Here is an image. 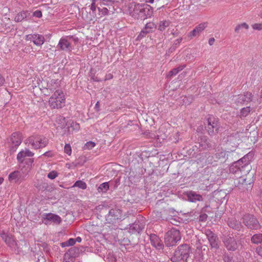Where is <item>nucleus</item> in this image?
I'll return each mask as SVG.
<instances>
[{
    "mask_svg": "<svg viewBox=\"0 0 262 262\" xmlns=\"http://www.w3.org/2000/svg\"><path fill=\"white\" fill-rule=\"evenodd\" d=\"M169 25V22L167 20H164L160 22L159 25V30L161 31H164L166 27Z\"/></svg>",
    "mask_w": 262,
    "mask_h": 262,
    "instance_id": "c756f323",
    "label": "nucleus"
},
{
    "mask_svg": "<svg viewBox=\"0 0 262 262\" xmlns=\"http://www.w3.org/2000/svg\"><path fill=\"white\" fill-rule=\"evenodd\" d=\"M182 40V38H180L179 39H178L177 40V41L178 42V43H180L181 42V41Z\"/></svg>",
    "mask_w": 262,
    "mask_h": 262,
    "instance_id": "052dcab7",
    "label": "nucleus"
},
{
    "mask_svg": "<svg viewBox=\"0 0 262 262\" xmlns=\"http://www.w3.org/2000/svg\"><path fill=\"white\" fill-rule=\"evenodd\" d=\"M207 217V215L206 214L200 215V219L202 221L205 220Z\"/></svg>",
    "mask_w": 262,
    "mask_h": 262,
    "instance_id": "09e8293b",
    "label": "nucleus"
},
{
    "mask_svg": "<svg viewBox=\"0 0 262 262\" xmlns=\"http://www.w3.org/2000/svg\"><path fill=\"white\" fill-rule=\"evenodd\" d=\"M199 34L200 33L198 32H197L195 29L194 28L192 31H191L189 33V36L191 37H194Z\"/></svg>",
    "mask_w": 262,
    "mask_h": 262,
    "instance_id": "79ce46f5",
    "label": "nucleus"
},
{
    "mask_svg": "<svg viewBox=\"0 0 262 262\" xmlns=\"http://www.w3.org/2000/svg\"><path fill=\"white\" fill-rule=\"evenodd\" d=\"M209 147V145L207 144L206 145H205L204 147H203V148H206Z\"/></svg>",
    "mask_w": 262,
    "mask_h": 262,
    "instance_id": "680f3d73",
    "label": "nucleus"
},
{
    "mask_svg": "<svg viewBox=\"0 0 262 262\" xmlns=\"http://www.w3.org/2000/svg\"><path fill=\"white\" fill-rule=\"evenodd\" d=\"M142 12L143 16H141V19H145L150 17L152 15L153 10L150 6L144 4V10H142Z\"/></svg>",
    "mask_w": 262,
    "mask_h": 262,
    "instance_id": "a211bd4d",
    "label": "nucleus"
},
{
    "mask_svg": "<svg viewBox=\"0 0 262 262\" xmlns=\"http://www.w3.org/2000/svg\"><path fill=\"white\" fill-rule=\"evenodd\" d=\"M112 78H113L112 75L109 74L106 76V77L105 78V80L110 79H112Z\"/></svg>",
    "mask_w": 262,
    "mask_h": 262,
    "instance_id": "603ef678",
    "label": "nucleus"
},
{
    "mask_svg": "<svg viewBox=\"0 0 262 262\" xmlns=\"http://www.w3.org/2000/svg\"><path fill=\"white\" fill-rule=\"evenodd\" d=\"M5 82V79L0 75V86L2 85Z\"/></svg>",
    "mask_w": 262,
    "mask_h": 262,
    "instance_id": "8fccbe9b",
    "label": "nucleus"
},
{
    "mask_svg": "<svg viewBox=\"0 0 262 262\" xmlns=\"http://www.w3.org/2000/svg\"><path fill=\"white\" fill-rule=\"evenodd\" d=\"M150 241L151 245L157 250H163L164 245L161 239L155 234H151L150 236Z\"/></svg>",
    "mask_w": 262,
    "mask_h": 262,
    "instance_id": "9b49d317",
    "label": "nucleus"
},
{
    "mask_svg": "<svg viewBox=\"0 0 262 262\" xmlns=\"http://www.w3.org/2000/svg\"><path fill=\"white\" fill-rule=\"evenodd\" d=\"M57 176H58V173L56 171H54V170L50 172L48 174V177L51 180L54 179Z\"/></svg>",
    "mask_w": 262,
    "mask_h": 262,
    "instance_id": "58836bf2",
    "label": "nucleus"
},
{
    "mask_svg": "<svg viewBox=\"0 0 262 262\" xmlns=\"http://www.w3.org/2000/svg\"><path fill=\"white\" fill-rule=\"evenodd\" d=\"M252 27L254 30H261L262 23H256L252 25Z\"/></svg>",
    "mask_w": 262,
    "mask_h": 262,
    "instance_id": "a19ab883",
    "label": "nucleus"
},
{
    "mask_svg": "<svg viewBox=\"0 0 262 262\" xmlns=\"http://www.w3.org/2000/svg\"><path fill=\"white\" fill-rule=\"evenodd\" d=\"M216 157L219 159H226L227 155V152L224 150H222L215 154Z\"/></svg>",
    "mask_w": 262,
    "mask_h": 262,
    "instance_id": "7c9ffc66",
    "label": "nucleus"
},
{
    "mask_svg": "<svg viewBox=\"0 0 262 262\" xmlns=\"http://www.w3.org/2000/svg\"><path fill=\"white\" fill-rule=\"evenodd\" d=\"M144 4L132 3L128 6V12L129 14L135 18H140L142 14V10H144Z\"/></svg>",
    "mask_w": 262,
    "mask_h": 262,
    "instance_id": "423d86ee",
    "label": "nucleus"
},
{
    "mask_svg": "<svg viewBox=\"0 0 262 262\" xmlns=\"http://www.w3.org/2000/svg\"><path fill=\"white\" fill-rule=\"evenodd\" d=\"M90 9L93 12H94L96 10V5L94 1H93V2L92 3Z\"/></svg>",
    "mask_w": 262,
    "mask_h": 262,
    "instance_id": "a18cd8bd",
    "label": "nucleus"
},
{
    "mask_svg": "<svg viewBox=\"0 0 262 262\" xmlns=\"http://www.w3.org/2000/svg\"><path fill=\"white\" fill-rule=\"evenodd\" d=\"M130 228H132V229H134L136 232H137L138 233H139L143 229V227H140L139 226V225L136 223L133 224L130 226Z\"/></svg>",
    "mask_w": 262,
    "mask_h": 262,
    "instance_id": "4c0bfd02",
    "label": "nucleus"
},
{
    "mask_svg": "<svg viewBox=\"0 0 262 262\" xmlns=\"http://www.w3.org/2000/svg\"><path fill=\"white\" fill-rule=\"evenodd\" d=\"M243 222L248 228L251 229H257L260 227L258 220L252 214H245L243 218Z\"/></svg>",
    "mask_w": 262,
    "mask_h": 262,
    "instance_id": "0eeeda50",
    "label": "nucleus"
},
{
    "mask_svg": "<svg viewBox=\"0 0 262 262\" xmlns=\"http://www.w3.org/2000/svg\"><path fill=\"white\" fill-rule=\"evenodd\" d=\"M95 145H96V144L94 142H92V141H89L85 144L84 148H85V149H91L93 148V147H94L95 146Z\"/></svg>",
    "mask_w": 262,
    "mask_h": 262,
    "instance_id": "ea45409f",
    "label": "nucleus"
},
{
    "mask_svg": "<svg viewBox=\"0 0 262 262\" xmlns=\"http://www.w3.org/2000/svg\"><path fill=\"white\" fill-rule=\"evenodd\" d=\"M254 154L249 152L239 160L233 163L229 168L231 173H236L243 170V169L248 166L253 160Z\"/></svg>",
    "mask_w": 262,
    "mask_h": 262,
    "instance_id": "f03ea898",
    "label": "nucleus"
},
{
    "mask_svg": "<svg viewBox=\"0 0 262 262\" xmlns=\"http://www.w3.org/2000/svg\"><path fill=\"white\" fill-rule=\"evenodd\" d=\"M76 242L80 243L81 241V238L80 237H78L75 239Z\"/></svg>",
    "mask_w": 262,
    "mask_h": 262,
    "instance_id": "864d4df0",
    "label": "nucleus"
},
{
    "mask_svg": "<svg viewBox=\"0 0 262 262\" xmlns=\"http://www.w3.org/2000/svg\"><path fill=\"white\" fill-rule=\"evenodd\" d=\"M188 200L191 202L195 203L197 201H203V197L200 194L197 193L194 191H189L187 193Z\"/></svg>",
    "mask_w": 262,
    "mask_h": 262,
    "instance_id": "f3484780",
    "label": "nucleus"
},
{
    "mask_svg": "<svg viewBox=\"0 0 262 262\" xmlns=\"http://www.w3.org/2000/svg\"><path fill=\"white\" fill-rule=\"evenodd\" d=\"M259 16L262 18V12L259 14Z\"/></svg>",
    "mask_w": 262,
    "mask_h": 262,
    "instance_id": "0e129e2a",
    "label": "nucleus"
},
{
    "mask_svg": "<svg viewBox=\"0 0 262 262\" xmlns=\"http://www.w3.org/2000/svg\"><path fill=\"white\" fill-rule=\"evenodd\" d=\"M34 16L37 17L38 18H40L42 16V13L39 10H36L34 12Z\"/></svg>",
    "mask_w": 262,
    "mask_h": 262,
    "instance_id": "37998d69",
    "label": "nucleus"
},
{
    "mask_svg": "<svg viewBox=\"0 0 262 262\" xmlns=\"http://www.w3.org/2000/svg\"><path fill=\"white\" fill-rule=\"evenodd\" d=\"M151 26H153V24H150V23H149V24H147L146 25V29H147L148 28H151L152 27Z\"/></svg>",
    "mask_w": 262,
    "mask_h": 262,
    "instance_id": "3c124183",
    "label": "nucleus"
},
{
    "mask_svg": "<svg viewBox=\"0 0 262 262\" xmlns=\"http://www.w3.org/2000/svg\"><path fill=\"white\" fill-rule=\"evenodd\" d=\"M43 219L46 224H59L61 221V219L59 215L51 213L43 214Z\"/></svg>",
    "mask_w": 262,
    "mask_h": 262,
    "instance_id": "1a4fd4ad",
    "label": "nucleus"
},
{
    "mask_svg": "<svg viewBox=\"0 0 262 262\" xmlns=\"http://www.w3.org/2000/svg\"><path fill=\"white\" fill-rule=\"evenodd\" d=\"M48 139L43 137H36L34 141V148L38 149L45 147L48 144Z\"/></svg>",
    "mask_w": 262,
    "mask_h": 262,
    "instance_id": "4468645a",
    "label": "nucleus"
},
{
    "mask_svg": "<svg viewBox=\"0 0 262 262\" xmlns=\"http://www.w3.org/2000/svg\"><path fill=\"white\" fill-rule=\"evenodd\" d=\"M80 129V125L78 123L75 122H72L70 126L68 127V132L70 133H73L74 131H78Z\"/></svg>",
    "mask_w": 262,
    "mask_h": 262,
    "instance_id": "b1692460",
    "label": "nucleus"
},
{
    "mask_svg": "<svg viewBox=\"0 0 262 262\" xmlns=\"http://www.w3.org/2000/svg\"><path fill=\"white\" fill-rule=\"evenodd\" d=\"M58 120L59 121H60L62 122H63V124H64V123H65L64 118H62V117H59V118L58 119ZM63 126H64V124H63V125L58 126L57 127V128H58V127H60V128H62V127H63Z\"/></svg>",
    "mask_w": 262,
    "mask_h": 262,
    "instance_id": "de8ad7c7",
    "label": "nucleus"
},
{
    "mask_svg": "<svg viewBox=\"0 0 262 262\" xmlns=\"http://www.w3.org/2000/svg\"><path fill=\"white\" fill-rule=\"evenodd\" d=\"M95 109L97 112H99L100 111V104L99 101H97L96 103Z\"/></svg>",
    "mask_w": 262,
    "mask_h": 262,
    "instance_id": "49530a36",
    "label": "nucleus"
},
{
    "mask_svg": "<svg viewBox=\"0 0 262 262\" xmlns=\"http://www.w3.org/2000/svg\"><path fill=\"white\" fill-rule=\"evenodd\" d=\"M185 67V65H182L180 66L179 67L173 69L170 71L168 72V73L167 74L166 77L167 78H170L176 74H177L179 72L181 71L183 69H184Z\"/></svg>",
    "mask_w": 262,
    "mask_h": 262,
    "instance_id": "5701e85b",
    "label": "nucleus"
},
{
    "mask_svg": "<svg viewBox=\"0 0 262 262\" xmlns=\"http://www.w3.org/2000/svg\"><path fill=\"white\" fill-rule=\"evenodd\" d=\"M246 181V179L244 177H241L239 178V181H242V183H243Z\"/></svg>",
    "mask_w": 262,
    "mask_h": 262,
    "instance_id": "5fc2aeb1",
    "label": "nucleus"
},
{
    "mask_svg": "<svg viewBox=\"0 0 262 262\" xmlns=\"http://www.w3.org/2000/svg\"><path fill=\"white\" fill-rule=\"evenodd\" d=\"M71 36H66L60 39L58 42V46L61 50H71V43L69 40V38H71Z\"/></svg>",
    "mask_w": 262,
    "mask_h": 262,
    "instance_id": "2eb2a0df",
    "label": "nucleus"
},
{
    "mask_svg": "<svg viewBox=\"0 0 262 262\" xmlns=\"http://www.w3.org/2000/svg\"><path fill=\"white\" fill-rule=\"evenodd\" d=\"M206 235L212 248H216L218 246L217 238L215 234L211 231H207Z\"/></svg>",
    "mask_w": 262,
    "mask_h": 262,
    "instance_id": "dca6fc26",
    "label": "nucleus"
},
{
    "mask_svg": "<svg viewBox=\"0 0 262 262\" xmlns=\"http://www.w3.org/2000/svg\"><path fill=\"white\" fill-rule=\"evenodd\" d=\"M32 37V35L29 34L26 36L27 39H30L31 37Z\"/></svg>",
    "mask_w": 262,
    "mask_h": 262,
    "instance_id": "6e6d98bb",
    "label": "nucleus"
},
{
    "mask_svg": "<svg viewBox=\"0 0 262 262\" xmlns=\"http://www.w3.org/2000/svg\"><path fill=\"white\" fill-rule=\"evenodd\" d=\"M109 188V185L107 182H104L101 184L98 187V190L99 192H106Z\"/></svg>",
    "mask_w": 262,
    "mask_h": 262,
    "instance_id": "a878e982",
    "label": "nucleus"
},
{
    "mask_svg": "<svg viewBox=\"0 0 262 262\" xmlns=\"http://www.w3.org/2000/svg\"><path fill=\"white\" fill-rule=\"evenodd\" d=\"M49 105L52 108H61L65 106L66 96L61 90L55 91L50 97Z\"/></svg>",
    "mask_w": 262,
    "mask_h": 262,
    "instance_id": "7ed1b4c3",
    "label": "nucleus"
},
{
    "mask_svg": "<svg viewBox=\"0 0 262 262\" xmlns=\"http://www.w3.org/2000/svg\"><path fill=\"white\" fill-rule=\"evenodd\" d=\"M181 239L180 232L178 230L172 228L168 230L165 236V243L166 246H173Z\"/></svg>",
    "mask_w": 262,
    "mask_h": 262,
    "instance_id": "39448f33",
    "label": "nucleus"
},
{
    "mask_svg": "<svg viewBox=\"0 0 262 262\" xmlns=\"http://www.w3.org/2000/svg\"><path fill=\"white\" fill-rule=\"evenodd\" d=\"M19 172L18 171H15L11 172L9 176V180H13L18 178Z\"/></svg>",
    "mask_w": 262,
    "mask_h": 262,
    "instance_id": "f704fd0d",
    "label": "nucleus"
},
{
    "mask_svg": "<svg viewBox=\"0 0 262 262\" xmlns=\"http://www.w3.org/2000/svg\"><path fill=\"white\" fill-rule=\"evenodd\" d=\"M31 16L30 13L28 11H23L17 15L15 17V21L16 22H20L25 19L31 18Z\"/></svg>",
    "mask_w": 262,
    "mask_h": 262,
    "instance_id": "aec40b11",
    "label": "nucleus"
},
{
    "mask_svg": "<svg viewBox=\"0 0 262 262\" xmlns=\"http://www.w3.org/2000/svg\"><path fill=\"white\" fill-rule=\"evenodd\" d=\"M63 262H74V258L71 256L70 253H66L64 254Z\"/></svg>",
    "mask_w": 262,
    "mask_h": 262,
    "instance_id": "473e14b6",
    "label": "nucleus"
},
{
    "mask_svg": "<svg viewBox=\"0 0 262 262\" xmlns=\"http://www.w3.org/2000/svg\"><path fill=\"white\" fill-rule=\"evenodd\" d=\"M245 29L246 30L249 29V25L246 23H243L242 24H238L235 28V31L236 32H238L239 30L242 29Z\"/></svg>",
    "mask_w": 262,
    "mask_h": 262,
    "instance_id": "bb28decb",
    "label": "nucleus"
},
{
    "mask_svg": "<svg viewBox=\"0 0 262 262\" xmlns=\"http://www.w3.org/2000/svg\"><path fill=\"white\" fill-rule=\"evenodd\" d=\"M146 2L152 4L154 2V0H146Z\"/></svg>",
    "mask_w": 262,
    "mask_h": 262,
    "instance_id": "13d9d810",
    "label": "nucleus"
},
{
    "mask_svg": "<svg viewBox=\"0 0 262 262\" xmlns=\"http://www.w3.org/2000/svg\"><path fill=\"white\" fill-rule=\"evenodd\" d=\"M190 247L186 245L180 246L171 257L173 262H184L188 258L190 254Z\"/></svg>",
    "mask_w": 262,
    "mask_h": 262,
    "instance_id": "20e7f679",
    "label": "nucleus"
},
{
    "mask_svg": "<svg viewBox=\"0 0 262 262\" xmlns=\"http://www.w3.org/2000/svg\"><path fill=\"white\" fill-rule=\"evenodd\" d=\"M208 128L209 134L213 133L214 129L217 133L219 130L217 120L214 117H209L208 119Z\"/></svg>",
    "mask_w": 262,
    "mask_h": 262,
    "instance_id": "f8f14e48",
    "label": "nucleus"
},
{
    "mask_svg": "<svg viewBox=\"0 0 262 262\" xmlns=\"http://www.w3.org/2000/svg\"><path fill=\"white\" fill-rule=\"evenodd\" d=\"M251 242L255 244H258L262 242V234L258 233L254 234L251 237Z\"/></svg>",
    "mask_w": 262,
    "mask_h": 262,
    "instance_id": "393cba45",
    "label": "nucleus"
},
{
    "mask_svg": "<svg viewBox=\"0 0 262 262\" xmlns=\"http://www.w3.org/2000/svg\"><path fill=\"white\" fill-rule=\"evenodd\" d=\"M228 224L231 228L237 230H239L242 227V225L234 219H229Z\"/></svg>",
    "mask_w": 262,
    "mask_h": 262,
    "instance_id": "412c9836",
    "label": "nucleus"
},
{
    "mask_svg": "<svg viewBox=\"0 0 262 262\" xmlns=\"http://www.w3.org/2000/svg\"><path fill=\"white\" fill-rule=\"evenodd\" d=\"M260 96L261 98H262V90H261V92H260Z\"/></svg>",
    "mask_w": 262,
    "mask_h": 262,
    "instance_id": "e2e57ef3",
    "label": "nucleus"
},
{
    "mask_svg": "<svg viewBox=\"0 0 262 262\" xmlns=\"http://www.w3.org/2000/svg\"><path fill=\"white\" fill-rule=\"evenodd\" d=\"M201 145L202 146H203L202 143L201 144Z\"/></svg>",
    "mask_w": 262,
    "mask_h": 262,
    "instance_id": "338daca9",
    "label": "nucleus"
},
{
    "mask_svg": "<svg viewBox=\"0 0 262 262\" xmlns=\"http://www.w3.org/2000/svg\"><path fill=\"white\" fill-rule=\"evenodd\" d=\"M214 39L213 38L210 39L209 41V44L211 45H212V42L214 41Z\"/></svg>",
    "mask_w": 262,
    "mask_h": 262,
    "instance_id": "4d7b16f0",
    "label": "nucleus"
},
{
    "mask_svg": "<svg viewBox=\"0 0 262 262\" xmlns=\"http://www.w3.org/2000/svg\"><path fill=\"white\" fill-rule=\"evenodd\" d=\"M207 27V25L205 23H202L197 26L195 29L197 32L200 33L203 31Z\"/></svg>",
    "mask_w": 262,
    "mask_h": 262,
    "instance_id": "72a5a7b5",
    "label": "nucleus"
},
{
    "mask_svg": "<svg viewBox=\"0 0 262 262\" xmlns=\"http://www.w3.org/2000/svg\"><path fill=\"white\" fill-rule=\"evenodd\" d=\"M10 140L12 144L11 150L14 151L21 143V134L19 133H13L11 135Z\"/></svg>",
    "mask_w": 262,
    "mask_h": 262,
    "instance_id": "9d476101",
    "label": "nucleus"
},
{
    "mask_svg": "<svg viewBox=\"0 0 262 262\" xmlns=\"http://www.w3.org/2000/svg\"><path fill=\"white\" fill-rule=\"evenodd\" d=\"M45 42L44 37L40 34H34V44L40 46Z\"/></svg>",
    "mask_w": 262,
    "mask_h": 262,
    "instance_id": "4be33fe9",
    "label": "nucleus"
},
{
    "mask_svg": "<svg viewBox=\"0 0 262 262\" xmlns=\"http://www.w3.org/2000/svg\"><path fill=\"white\" fill-rule=\"evenodd\" d=\"M73 187H77L79 188L85 189L86 188V184L82 181H77L74 183Z\"/></svg>",
    "mask_w": 262,
    "mask_h": 262,
    "instance_id": "cd10ccee",
    "label": "nucleus"
},
{
    "mask_svg": "<svg viewBox=\"0 0 262 262\" xmlns=\"http://www.w3.org/2000/svg\"><path fill=\"white\" fill-rule=\"evenodd\" d=\"M33 156V153L28 149L20 151L17 156V159L20 163L21 172L27 176L31 172L33 159L30 157Z\"/></svg>",
    "mask_w": 262,
    "mask_h": 262,
    "instance_id": "f257e3e1",
    "label": "nucleus"
},
{
    "mask_svg": "<svg viewBox=\"0 0 262 262\" xmlns=\"http://www.w3.org/2000/svg\"><path fill=\"white\" fill-rule=\"evenodd\" d=\"M98 10L99 12V15H101V16H105L108 13V10L106 8H98Z\"/></svg>",
    "mask_w": 262,
    "mask_h": 262,
    "instance_id": "e433bc0d",
    "label": "nucleus"
},
{
    "mask_svg": "<svg viewBox=\"0 0 262 262\" xmlns=\"http://www.w3.org/2000/svg\"><path fill=\"white\" fill-rule=\"evenodd\" d=\"M0 235L9 247L14 249L17 248V245L16 242L14 240L12 235L8 234L3 231L0 232Z\"/></svg>",
    "mask_w": 262,
    "mask_h": 262,
    "instance_id": "6e6552de",
    "label": "nucleus"
},
{
    "mask_svg": "<svg viewBox=\"0 0 262 262\" xmlns=\"http://www.w3.org/2000/svg\"><path fill=\"white\" fill-rule=\"evenodd\" d=\"M149 31H146L145 32H144V31H142V32L144 33V32H148Z\"/></svg>",
    "mask_w": 262,
    "mask_h": 262,
    "instance_id": "69168bd1",
    "label": "nucleus"
},
{
    "mask_svg": "<svg viewBox=\"0 0 262 262\" xmlns=\"http://www.w3.org/2000/svg\"><path fill=\"white\" fill-rule=\"evenodd\" d=\"M64 152L69 156L71 155L72 148L71 145L69 144H66L64 147Z\"/></svg>",
    "mask_w": 262,
    "mask_h": 262,
    "instance_id": "c9c22d12",
    "label": "nucleus"
},
{
    "mask_svg": "<svg viewBox=\"0 0 262 262\" xmlns=\"http://www.w3.org/2000/svg\"><path fill=\"white\" fill-rule=\"evenodd\" d=\"M4 179L2 177H0V185L3 182Z\"/></svg>",
    "mask_w": 262,
    "mask_h": 262,
    "instance_id": "bf43d9fd",
    "label": "nucleus"
},
{
    "mask_svg": "<svg viewBox=\"0 0 262 262\" xmlns=\"http://www.w3.org/2000/svg\"><path fill=\"white\" fill-rule=\"evenodd\" d=\"M237 97L236 100L241 103L250 102L252 100V95L250 92H246L244 95L238 96Z\"/></svg>",
    "mask_w": 262,
    "mask_h": 262,
    "instance_id": "6ab92c4d",
    "label": "nucleus"
},
{
    "mask_svg": "<svg viewBox=\"0 0 262 262\" xmlns=\"http://www.w3.org/2000/svg\"><path fill=\"white\" fill-rule=\"evenodd\" d=\"M76 243L75 239L70 238L68 241L63 242L61 244V246L62 247H66L68 246H71L74 245Z\"/></svg>",
    "mask_w": 262,
    "mask_h": 262,
    "instance_id": "c85d7f7f",
    "label": "nucleus"
},
{
    "mask_svg": "<svg viewBox=\"0 0 262 262\" xmlns=\"http://www.w3.org/2000/svg\"><path fill=\"white\" fill-rule=\"evenodd\" d=\"M250 112V107H246L242 108L241 111V115L243 117L247 116Z\"/></svg>",
    "mask_w": 262,
    "mask_h": 262,
    "instance_id": "2f4dec72",
    "label": "nucleus"
},
{
    "mask_svg": "<svg viewBox=\"0 0 262 262\" xmlns=\"http://www.w3.org/2000/svg\"><path fill=\"white\" fill-rule=\"evenodd\" d=\"M224 242L225 246L229 250L234 251L237 248V244L233 237H227L224 238Z\"/></svg>",
    "mask_w": 262,
    "mask_h": 262,
    "instance_id": "ddd939ff",
    "label": "nucleus"
},
{
    "mask_svg": "<svg viewBox=\"0 0 262 262\" xmlns=\"http://www.w3.org/2000/svg\"><path fill=\"white\" fill-rule=\"evenodd\" d=\"M257 254L262 256V245L256 249Z\"/></svg>",
    "mask_w": 262,
    "mask_h": 262,
    "instance_id": "c03bdc74",
    "label": "nucleus"
}]
</instances>
